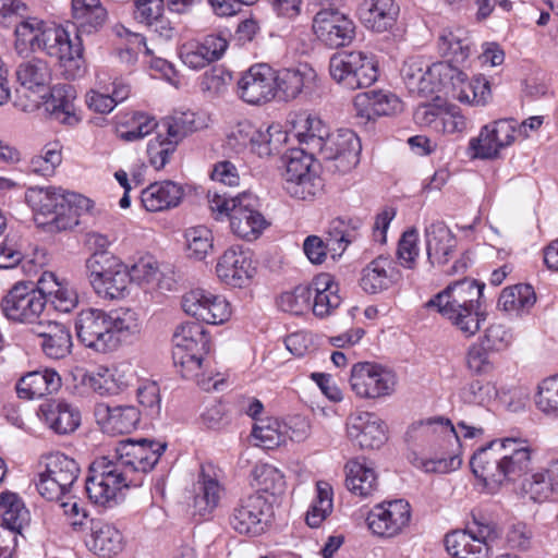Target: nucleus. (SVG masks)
Segmentation results:
<instances>
[{"label":"nucleus","mask_w":558,"mask_h":558,"mask_svg":"<svg viewBox=\"0 0 558 558\" xmlns=\"http://www.w3.org/2000/svg\"><path fill=\"white\" fill-rule=\"evenodd\" d=\"M166 447V444L144 438L137 441H120L116 448L114 460L101 457L92 463L85 482L88 498L100 506L110 507L116 504L118 493L122 488L136 486L135 475L150 471Z\"/></svg>","instance_id":"nucleus-1"},{"label":"nucleus","mask_w":558,"mask_h":558,"mask_svg":"<svg viewBox=\"0 0 558 558\" xmlns=\"http://www.w3.org/2000/svg\"><path fill=\"white\" fill-rule=\"evenodd\" d=\"M470 466L485 486L499 487L521 480L532 470V449L525 439H495L472 454Z\"/></svg>","instance_id":"nucleus-2"},{"label":"nucleus","mask_w":558,"mask_h":558,"mask_svg":"<svg viewBox=\"0 0 558 558\" xmlns=\"http://www.w3.org/2000/svg\"><path fill=\"white\" fill-rule=\"evenodd\" d=\"M25 199L35 214V221L50 232H60L78 225L80 210H88L90 201L81 194L56 186H32Z\"/></svg>","instance_id":"nucleus-3"},{"label":"nucleus","mask_w":558,"mask_h":558,"mask_svg":"<svg viewBox=\"0 0 558 558\" xmlns=\"http://www.w3.org/2000/svg\"><path fill=\"white\" fill-rule=\"evenodd\" d=\"M485 288L484 283L464 278L449 284L427 303V307L437 311L465 337L474 336L481 328L485 316L480 312V299Z\"/></svg>","instance_id":"nucleus-4"},{"label":"nucleus","mask_w":558,"mask_h":558,"mask_svg":"<svg viewBox=\"0 0 558 558\" xmlns=\"http://www.w3.org/2000/svg\"><path fill=\"white\" fill-rule=\"evenodd\" d=\"M208 203L216 218H228L231 231L241 239H257L268 225L258 210V198L252 193L243 192L231 196L227 193L209 192Z\"/></svg>","instance_id":"nucleus-5"},{"label":"nucleus","mask_w":558,"mask_h":558,"mask_svg":"<svg viewBox=\"0 0 558 558\" xmlns=\"http://www.w3.org/2000/svg\"><path fill=\"white\" fill-rule=\"evenodd\" d=\"M39 46L37 50L46 52L49 57L57 58L61 74L66 80H77L86 73V61L82 38L75 35L73 38L66 29L59 25L44 23L38 33Z\"/></svg>","instance_id":"nucleus-6"},{"label":"nucleus","mask_w":558,"mask_h":558,"mask_svg":"<svg viewBox=\"0 0 558 558\" xmlns=\"http://www.w3.org/2000/svg\"><path fill=\"white\" fill-rule=\"evenodd\" d=\"M39 46L37 50L46 52L49 57L57 58L61 74L66 80H77L86 73V61L82 38L75 35L73 38L66 29L59 25L44 23L38 33Z\"/></svg>","instance_id":"nucleus-7"},{"label":"nucleus","mask_w":558,"mask_h":558,"mask_svg":"<svg viewBox=\"0 0 558 558\" xmlns=\"http://www.w3.org/2000/svg\"><path fill=\"white\" fill-rule=\"evenodd\" d=\"M331 77L344 88L355 90L367 88L378 78L375 56L364 51H342L329 60Z\"/></svg>","instance_id":"nucleus-8"},{"label":"nucleus","mask_w":558,"mask_h":558,"mask_svg":"<svg viewBox=\"0 0 558 558\" xmlns=\"http://www.w3.org/2000/svg\"><path fill=\"white\" fill-rule=\"evenodd\" d=\"M361 149L359 136L352 130L340 129L325 138L316 157L325 163L328 171L344 174L360 162Z\"/></svg>","instance_id":"nucleus-9"},{"label":"nucleus","mask_w":558,"mask_h":558,"mask_svg":"<svg viewBox=\"0 0 558 558\" xmlns=\"http://www.w3.org/2000/svg\"><path fill=\"white\" fill-rule=\"evenodd\" d=\"M80 474L77 462L61 452L48 456L46 471L36 484L38 493L48 500H60L71 493Z\"/></svg>","instance_id":"nucleus-10"},{"label":"nucleus","mask_w":558,"mask_h":558,"mask_svg":"<svg viewBox=\"0 0 558 558\" xmlns=\"http://www.w3.org/2000/svg\"><path fill=\"white\" fill-rule=\"evenodd\" d=\"M172 344L174 363L190 371L199 369L210 350V339L204 326L194 322L183 323L175 328Z\"/></svg>","instance_id":"nucleus-11"},{"label":"nucleus","mask_w":558,"mask_h":558,"mask_svg":"<svg viewBox=\"0 0 558 558\" xmlns=\"http://www.w3.org/2000/svg\"><path fill=\"white\" fill-rule=\"evenodd\" d=\"M396 374L388 367L373 362H359L352 366L350 386L360 398L375 399L393 392Z\"/></svg>","instance_id":"nucleus-12"},{"label":"nucleus","mask_w":558,"mask_h":558,"mask_svg":"<svg viewBox=\"0 0 558 558\" xmlns=\"http://www.w3.org/2000/svg\"><path fill=\"white\" fill-rule=\"evenodd\" d=\"M46 307V299L35 291L32 283L17 282L1 301L3 315L12 322L33 324Z\"/></svg>","instance_id":"nucleus-13"},{"label":"nucleus","mask_w":558,"mask_h":558,"mask_svg":"<svg viewBox=\"0 0 558 558\" xmlns=\"http://www.w3.org/2000/svg\"><path fill=\"white\" fill-rule=\"evenodd\" d=\"M439 83L451 89L452 97L461 102L484 106L490 97L489 83L485 77L477 76L469 81L468 75L450 63H438Z\"/></svg>","instance_id":"nucleus-14"},{"label":"nucleus","mask_w":558,"mask_h":558,"mask_svg":"<svg viewBox=\"0 0 558 558\" xmlns=\"http://www.w3.org/2000/svg\"><path fill=\"white\" fill-rule=\"evenodd\" d=\"M313 157L316 155L304 149H293L286 163L284 189L293 197L306 199L315 196L320 189V178L311 170Z\"/></svg>","instance_id":"nucleus-15"},{"label":"nucleus","mask_w":558,"mask_h":558,"mask_svg":"<svg viewBox=\"0 0 558 558\" xmlns=\"http://www.w3.org/2000/svg\"><path fill=\"white\" fill-rule=\"evenodd\" d=\"M287 141V134L279 125H269L265 130L257 129L250 122H241L232 131L229 142L239 148H250L259 157H269L279 154Z\"/></svg>","instance_id":"nucleus-16"},{"label":"nucleus","mask_w":558,"mask_h":558,"mask_svg":"<svg viewBox=\"0 0 558 558\" xmlns=\"http://www.w3.org/2000/svg\"><path fill=\"white\" fill-rule=\"evenodd\" d=\"M272 513L270 502L260 494H253L240 500L229 522L239 534L257 536L265 532Z\"/></svg>","instance_id":"nucleus-17"},{"label":"nucleus","mask_w":558,"mask_h":558,"mask_svg":"<svg viewBox=\"0 0 558 558\" xmlns=\"http://www.w3.org/2000/svg\"><path fill=\"white\" fill-rule=\"evenodd\" d=\"M316 37L330 48L349 45L355 35V25L349 15L338 8L320 9L313 19Z\"/></svg>","instance_id":"nucleus-18"},{"label":"nucleus","mask_w":558,"mask_h":558,"mask_svg":"<svg viewBox=\"0 0 558 558\" xmlns=\"http://www.w3.org/2000/svg\"><path fill=\"white\" fill-rule=\"evenodd\" d=\"M78 340L87 348L106 352L116 348V339L110 333L108 313L98 308L82 310L75 320Z\"/></svg>","instance_id":"nucleus-19"},{"label":"nucleus","mask_w":558,"mask_h":558,"mask_svg":"<svg viewBox=\"0 0 558 558\" xmlns=\"http://www.w3.org/2000/svg\"><path fill=\"white\" fill-rule=\"evenodd\" d=\"M182 308L206 324L219 325L229 319L230 305L227 300L204 289H193L182 296Z\"/></svg>","instance_id":"nucleus-20"},{"label":"nucleus","mask_w":558,"mask_h":558,"mask_svg":"<svg viewBox=\"0 0 558 558\" xmlns=\"http://www.w3.org/2000/svg\"><path fill=\"white\" fill-rule=\"evenodd\" d=\"M515 121L502 119L482 128L478 136L471 138L469 148L480 159L496 158L500 149L514 141Z\"/></svg>","instance_id":"nucleus-21"},{"label":"nucleus","mask_w":558,"mask_h":558,"mask_svg":"<svg viewBox=\"0 0 558 558\" xmlns=\"http://www.w3.org/2000/svg\"><path fill=\"white\" fill-rule=\"evenodd\" d=\"M410 518L409 502L398 499L375 506L366 521L374 534L392 537L409 524Z\"/></svg>","instance_id":"nucleus-22"},{"label":"nucleus","mask_w":558,"mask_h":558,"mask_svg":"<svg viewBox=\"0 0 558 558\" xmlns=\"http://www.w3.org/2000/svg\"><path fill=\"white\" fill-rule=\"evenodd\" d=\"M238 95L251 105H260L275 98L274 70L265 63L252 65L238 81Z\"/></svg>","instance_id":"nucleus-23"},{"label":"nucleus","mask_w":558,"mask_h":558,"mask_svg":"<svg viewBox=\"0 0 558 558\" xmlns=\"http://www.w3.org/2000/svg\"><path fill=\"white\" fill-rule=\"evenodd\" d=\"M347 433L362 449H378L387 440L385 423L371 412L351 414L347 421Z\"/></svg>","instance_id":"nucleus-24"},{"label":"nucleus","mask_w":558,"mask_h":558,"mask_svg":"<svg viewBox=\"0 0 558 558\" xmlns=\"http://www.w3.org/2000/svg\"><path fill=\"white\" fill-rule=\"evenodd\" d=\"M217 276L226 284L242 288L255 276L256 268L247 252L240 246L228 248L216 266Z\"/></svg>","instance_id":"nucleus-25"},{"label":"nucleus","mask_w":558,"mask_h":558,"mask_svg":"<svg viewBox=\"0 0 558 558\" xmlns=\"http://www.w3.org/2000/svg\"><path fill=\"white\" fill-rule=\"evenodd\" d=\"M438 63L429 64L422 59L411 58L403 63L401 77L412 96L429 97L438 89L440 85L439 72L435 70Z\"/></svg>","instance_id":"nucleus-26"},{"label":"nucleus","mask_w":558,"mask_h":558,"mask_svg":"<svg viewBox=\"0 0 558 558\" xmlns=\"http://www.w3.org/2000/svg\"><path fill=\"white\" fill-rule=\"evenodd\" d=\"M94 415L101 429L110 435L129 434L140 423V411L133 405H114L97 403Z\"/></svg>","instance_id":"nucleus-27"},{"label":"nucleus","mask_w":558,"mask_h":558,"mask_svg":"<svg viewBox=\"0 0 558 558\" xmlns=\"http://www.w3.org/2000/svg\"><path fill=\"white\" fill-rule=\"evenodd\" d=\"M275 97L282 100L295 99L302 93H308L315 85L316 73L312 68L303 65L296 69L274 71Z\"/></svg>","instance_id":"nucleus-28"},{"label":"nucleus","mask_w":558,"mask_h":558,"mask_svg":"<svg viewBox=\"0 0 558 558\" xmlns=\"http://www.w3.org/2000/svg\"><path fill=\"white\" fill-rule=\"evenodd\" d=\"M401 278L395 263L385 256H378L369 262L361 272L360 286L368 294L388 290Z\"/></svg>","instance_id":"nucleus-29"},{"label":"nucleus","mask_w":558,"mask_h":558,"mask_svg":"<svg viewBox=\"0 0 558 558\" xmlns=\"http://www.w3.org/2000/svg\"><path fill=\"white\" fill-rule=\"evenodd\" d=\"M426 254L432 266H444L456 252L457 239L441 221L425 229Z\"/></svg>","instance_id":"nucleus-30"},{"label":"nucleus","mask_w":558,"mask_h":558,"mask_svg":"<svg viewBox=\"0 0 558 558\" xmlns=\"http://www.w3.org/2000/svg\"><path fill=\"white\" fill-rule=\"evenodd\" d=\"M62 386L61 376L53 368L28 372L16 384V392L23 399H40L56 393Z\"/></svg>","instance_id":"nucleus-31"},{"label":"nucleus","mask_w":558,"mask_h":558,"mask_svg":"<svg viewBox=\"0 0 558 558\" xmlns=\"http://www.w3.org/2000/svg\"><path fill=\"white\" fill-rule=\"evenodd\" d=\"M354 106L362 118L372 120L375 117L391 116L402 110L399 97L386 90H371L359 94Z\"/></svg>","instance_id":"nucleus-32"},{"label":"nucleus","mask_w":558,"mask_h":558,"mask_svg":"<svg viewBox=\"0 0 558 558\" xmlns=\"http://www.w3.org/2000/svg\"><path fill=\"white\" fill-rule=\"evenodd\" d=\"M183 187L173 181L149 184L141 192V202L147 211L156 213L177 207L183 197Z\"/></svg>","instance_id":"nucleus-33"},{"label":"nucleus","mask_w":558,"mask_h":558,"mask_svg":"<svg viewBox=\"0 0 558 558\" xmlns=\"http://www.w3.org/2000/svg\"><path fill=\"white\" fill-rule=\"evenodd\" d=\"M0 515L1 527L10 531L16 537L24 538L23 531L31 523V513L17 494L8 490L0 493Z\"/></svg>","instance_id":"nucleus-34"},{"label":"nucleus","mask_w":558,"mask_h":558,"mask_svg":"<svg viewBox=\"0 0 558 558\" xmlns=\"http://www.w3.org/2000/svg\"><path fill=\"white\" fill-rule=\"evenodd\" d=\"M399 8L393 0H364L359 8L362 23L369 29L381 33L391 27Z\"/></svg>","instance_id":"nucleus-35"},{"label":"nucleus","mask_w":558,"mask_h":558,"mask_svg":"<svg viewBox=\"0 0 558 558\" xmlns=\"http://www.w3.org/2000/svg\"><path fill=\"white\" fill-rule=\"evenodd\" d=\"M45 423L56 434L68 435L77 429L81 424V413L77 408L64 401H53L40 407Z\"/></svg>","instance_id":"nucleus-36"},{"label":"nucleus","mask_w":558,"mask_h":558,"mask_svg":"<svg viewBox=\"0 0 558 558\" xmlns=\"http://www.w3.org/2000/svg\"><path fill=\"white\" fill-rule=\"evenodd\" d=\"M308 286L314 298L312 310L317 317L328 316L340 305L339 287L331 275L319 274Z\"/></svg>","instance_id":"nucleus-37"},{"label":"nucleus","mask_w":558,"mask_h":558,"mask_svg":"<svg viewBox=\"0 0 558 558\" xmlns=\"http://www.w3.org/2000/svg\"><path fill=\"white\" fill-rule=\"evenodd\" d=\"M72 19L80 37L99 31L106 20L107 10L100 0H72Z\"/></svg>","instance_id":"nucleus-38"},{"label":"nucleus","mask_w":558,"mask_h":558,"mask_svg":"<svg viewBox=\"0 0 558 558\" xmlns=\"http://www.w3.org/2000/svg\"><path fill=\"white\" fill-rule=\"evenodd\" d=\"M412 430H417L425 435L439 434L444 438L448 440L454 439L457 442L459 441L460 436L463 438H475L484 434V429L482 427L468 425L464 421L459 422L457 427H454L449 420H444L442 417L422 421L416 425H413Z\"/></svg>","instance_id":"nucleus-39"},{"label":"nucleus","mask_w":558,"mask_h":558,"mask_svg":"<svg viewBox=\"0 0 558 558\" xmlns=\"http://www.w3.org/2000/svg\"><path fill=\"white\" fill-rule=\"evenodd\" d=\"M90 549L100 557L111 558L123 548L121 532L110 523L101 521L92 522Z\"/></svg>","instance_id":"nucleus-40"},{"label":"nucleus","mask_w":558,"mask_h":558,"mask_svg":"<svg viewBox=\"0 0 558 558\" xmlns=\"http://www.w3.org/2000/svg\"><path fill=\"white\" fill-rule=\"evenodd\" d=\"M75 88L70 84H58L51 87L49 97L45 100L46 110L62 123L71 124L77 121L74 100Z\"/></svg>","instance_id":"nucleus-41"},{"label":"nucleus","mask_w":558,"mask_h":558,"mask_svg":"<svg viewBox=\"0 0 558 558\" xmlns=\"http://www.w3.org/2000/svg\"><path fill=\"white\" fill-rule=\"evenodd\" d=\"M361 221L357 219H344L341 217L332 219L326 231V242L329 245V253L341 256L347 247L355 241Z\"/></svg>","instance_id":"nucleus-42"},{"label":"nucleus","mask_w":558,"mask_h":558,"mask_svg":"<svg viewBox=\"0 0 558 558\" xmlns=\"http://www.w3.org/2000/svg\"><path fill=\"white\" fill-rule=\"evenodd\" d=\"M37 333L43 338L41 349L47 356L58 360L71 352L72 337L64 325L49 322L46 329L38 330Z\"/></svg>","instance_id":"nucleus-43"},{"label":"nucleus","mask_w":558,"mask_h":558,"mask_svg":"<svg viewBox=\"0 0 558 558\" xmlns=\"http://www.w3.org/2000/svg\"><path fill=\"white\" fill-rule=\"evenodd\" d=\"M17 81L33 92L44 90L51 82V70L48 63L38 58L22 62L16 70Z\"/></svg>","instance_id":"nucleus-44"},{"label":"nucleus","mask_w":558,"mask_h":558,"mask_svg":"<svg viewBox=\"0 0 558 558\" xmlns=\"http://www.w3.org/2000/svg\"><path fill=\"white\" fill-rule=\"evenodd\" d=\"M345 485L353 494L368 497L377 489V476L372 468L357 461H350L345 465Z\"/></svg>","instance_id":"nucleus-45"},{"label":"nucleus","mask_w":558,"mask_h":558,"mask_svg":"<svg viewBox=\"0 0 558 558\" xmlns=\"http://www.w3.org/2000/svg\"><path fill=\"white\" fill-rule=\"evenodd\" d=\"M439 51L449 60L446 63H464L472 53L473 43L462 31L445 32L439 37Z\"/></svg>","instance_id":"nucleus-46"},{"label":"nucleus","mask_w":558,"mask_h":558,"mask_svg":"<svg viewBox=\"0 0 558 558\" xmlns=\"http://www.w3.org/2000/svg\"><path fill=\"white\" fill-rule=\"evenodd\" d=\"M44 21L37 17L20 19L15 24V43L14 49L20 56H26L32 51H37L39 46V32L44 26Z\"/></svg>","instance_id":"nucleus-47"},{"label":"nucleus","mask_w":558,"mask_h":558,"mask_svg":"<svg viewBox=\"0 0 558 558\" xmlns=\"http://www.w3.org/2000/svg\"><path fill=\"white\" fill-rule=\"evenodd\" d=\"M122 264L118 257L107 250L93 253L85 263L86 275L93 289H97L98 284Z\"/></svg>","instance_id":"nucleus-48"},{"label":"nucleus","mask_w":558,"mask_h":558,"mask_svg":"<svg viewBox=\"0 0 558 558\" xmlns=\"http://www.w3.org/2000/svg\"><path fill=\"white\" fill-rule=\"evenodd\" d=\"M536 301L534 289L530 284H515L505 288L499 296L498 306L506 312H524Z\"/></svg>","instance_id":"nucleus-49"},{"label":"nucleus","mask_w":558,"mask_h":558,"mask_svg":"<svg viewBox=\"0 0 558 558\" xmlns=\"http://www.w3.org/2000/svg\"><path fill=\"white\" fill-rule=\"evenodd\" d=\"M160 128L167 132V137L178 145L189 134L197 131L199 123L193 111H181L163 118Z\"/></svg>","instance_id":"nucleus-50"},{"label":"nucleus","mask_w":558,"mask_h":558,"mask_svg":"<svg viewBox=\"0 0 558 558\" xmlns=\"http://www.w3.org/2000/svg\"><path fill=\"white\" fill-rule=\"evenodd\" d=\"M81 383L100 396L117 395L121 390L113 372L104 365L85 371L82 374Z\"/></svg>","instance_id":"nucleus-51"},{"label":"nucleus","mask_w":558,"mask_h":558,"mask_svg":"<svg viewBox=\"0 0 558 558\" xmlns=\"http://www.w3.org/2000/svg\"><path fill=\"white\" fill-rule=\"evenodd\" d=\"M110 333L116 339V347L121 340L141 330V323L137 314L130 308H120L108 313Z\"/></svg>","instance_id":"nucleus-52"},{"label":"nucleus","mask_w":558,"mask_h":558,"mask_svg":"<svg viewBox=\"0 0 558 558\" xmlns=\"http://www.w3.org/2000/svg\"><path fill=\"white\" fill-rule=\"evenodd\" d=\"M317 496L306 512L305 521L311 527H318L332 511V489L326 482H317Z\"/></svg>","instance_id":"nucleus-53"},{"label":"nucleus","mask_w":558,"mask_h":558,"mask_svg":"<svg viewBox=\"0 0 558 558\" xmlns=\"http://www.w3.org/2000/svg\"><path fill=\"white\" fill-rule=\"evenodd\" d=\"M130 283L129 268L122 264L107 276L95 292L108 300L121 299L125 295Z\"/></svg>","instance_id":"nucleus-54"},{"label":"nucleus","mask_w":558,"mask_h":558,"mask_svg":"<svg viewBox=\"0 0 558 558\" xmlns=\"http://www.w3.org/2000/svg\"><path fill=\"white\" fill-rule=\"evenodd\" d=\"M184 238L190 257L203 260L213 250V233L205 226L187 229Z\"/></svg>","instance_id":"nucleus-55"},{"label":"nucleus","mask_w":558,"mask_h":558,"mask_svg":"<svg viewBox=\"0 0 558 558\" xmlns=\"http://www.w3.org/2000/svg\"><path fill=\"white\" fill-rule=\"evenodd\" d=\"M311 288L308 284H300L292 291L280 294L278 306L283 311L294 315L303 314L311 306Z\"/></svg>","instance_id":"nucleus-56"},{"label":"nucleus","mask_w":558,"mask_h":558,"mask_svg":"<svg viewBox=\"0 0 558 558\" xmlns=\"http://www.w3.org/2000/svg\"><path fill=\"white\" fill-rule=\"evenodd\" d=\"M253 477L260 490L275 495H280L284 490L283 474L274 465L259 464L253 470Z\"/></svg>","instance_id":"nucleus-57"},{"label":"nucleus","mask_w":558,"mask_h":558,"mask_svg":"<svg viewBox=\"0 0 558 558\" xmlns=\"http://www.w3.org/2000/svg\"><path fill=\"white\" fill-rule=\"evenodd\" d=\"M459 396L464 403L485 405L497 396V388L490 381L475 379L462 387Z\"/></svg>","instance_id":"nucleus-58"},{"label":"nucleus","mask_w":558,"mask_h":558,"mask_svg":"<svg viewBox=\"0 0 558 558\" xmlns=\"http://www.w3.org/2000/svg\"><path fill=\"white\" fill-rule=\"evenodd\" d=\"M305 131L299 133V141L306 145L311 154L316 155L318 147L323 146L325 138L331 134L324 122L316 117H307L305 120Z\"/></svg>","instance_id":"nucleus-59"},{"label":"nucleus","mask_w":558,"mask_h":558,"mask_svg":"<svg viewBox=\"0 0 558 558\" xmlns=\"http://www.w3.org/2000/svg\"><path fill=\"white\" fill-rule=\"evenodd\" d=\"M553 481L549 480L548 466L543 472L533 474L530 478H525L522 482V489L525 494L530 495V498L534 501H544L554 494Z\"/></svg>","instance_id":"nucleus-60"},{"label":"nucleus","mask_w":558,"mask_h":558,"mask_svg":"<svg viewBox=\"0 0 558 558\" xmlns=\"http://www.w3.org/2000/svg\"><path fill=\"white\" fill-rule=\"evenodd\" d=\"M197 484L198 493L195 496V507H197L199 511L210 512L218 505L220 485L216 480L207 477L204 474L199 476Z\"/></svg>","instance_id":"nucleus-61"},{"label":"nucleus","mask_w":558,"mask_h":558,"mask_svg":"<svg viewBox=\"0 0 558 558\" xmlns=\"http://www.w3.org/2000/svg\"><path fill=\"white\" fill-rule=\"evenodd\" d=\"M535 402L542 412L558 414V374L541 383Z\"/></svg>","instance_id":"nucleus-62"},{"label":"nucleus","mask_w":558,"mask_h":558,"mask_svg":"<svg viewBox=\"0 0 558 558\" xmlns=\"http://www.w3.org/2000/svg\"><path fill=\"white\" fill-rule=\"evenodd\" d=\"M133 5L134 19L146 26L158 23L165 12V0H133Z\"/></svg>","instance_id":"nucleus-63"},{"label":"nucleus","mask_w":558,"mask_h":558,"mask_svg":"<svg viewBox=\"0 0 558 558\" xmlns=\"http://www.w3.org/2000/svg\"><path fill=\"white\" fill-rule=\"evenodd\" d=\"M418 234L415 229L405 231L398 243L397 257L401 266L412 269L418 256Z\"/></svg>","instance_id":"nucleus-64"}]
</instances>
